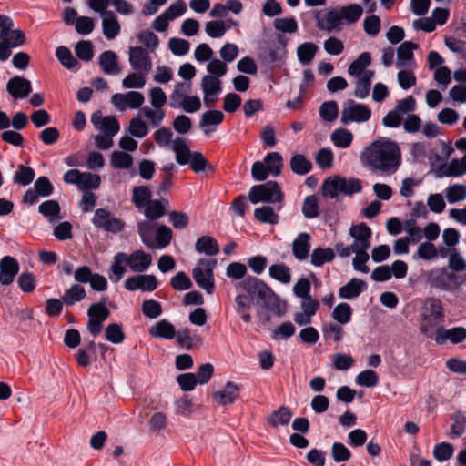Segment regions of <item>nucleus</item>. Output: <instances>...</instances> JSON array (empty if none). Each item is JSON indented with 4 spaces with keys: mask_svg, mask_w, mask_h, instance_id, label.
<instances>
[{
    "mask_svg": "<svg viewBox=\"0 0 466 466\" xmlns=\"http://www.w3.org/2000/svg\"><path fill=\"white\" fill-rule=\"evenodd\" d=\"M330 139L335 147L339 148H347L352 143L353 135L348 129L338 128L332 132Z\"/></svg>",
    "mask_w": 466,
    "mask_h": 466,
    "instance_id": "obj_43",
    "label": "nucleus"
},
{
    "mask_svg": "<svg viewBox=\"0 0 466 466\" xmlns=\"http://www.w3.org/2000/svg\"><path fill=\"white\" fill-rule=\"evenodd\" d=\"M371 63L369 52L361 53L349 66L348 73L353 76H359Z\"/></svg>",
    "mask_w": 466,
    "mask_h": 466,
    "instance_id": "obj_39",
    "label": "nucleus"
},
{
    "mask_svg": "<svg viewBox=\"0 0 466 466\" xmlns=\"http://www.w3.org/2000/svg\"><path fill=\"white\" fill-rule=\"evenodd\" d=\"M335 258L334 250L330 248H314L310 254V263L315 267H321L326 262H331Z\"/></svg>",
    "mask_w": 466,
    "mask_h": 466,
    "instance_id": "obj_36",
    "label": "nucleus"
},
{
    "mask_svg": "<svg viewBox=\"0 0 466 466\" xmlns=\"http://www.w3.org/2000/svg\"><path fill=\"white\" fill-rule=\"evenodd\" d=\"M151 337L156 339H173L177 335L174 325L167 319H161L148 329Z\"/></svg>",
    "mask_w": 466,
    "mask_h": 466,
    "instance_id": "obj_23",
    "label": "nucleus"
},
{
    "mask_svg": "<svg viewBox=\"0 0 466 466\" xmlns=\"http://www.w3.org/2000/svg\"><path fill=\"white\" fill-rule=\"evenodd\" d=\"M371 115V110L368 106L356 103L354 100L350 99L346 101L344 104L341 111L340 122L343 125L364 123L370 119Z\"/></svg>",
    "mask_w": 466,
    "mask_h": 466,
    "instance_id": "obj_8",
    "label": "nucleus"
},
{
    "mask_svg": "<svg viewBox=\"0 0 466 466\" xmlns=\"http://www.w3.org/2000/svg\"><path fill=\"white\" fill-rule=\"evenodd\" d=\"M437 177H461L463 175V168L460 159H452L449 165L443 164L436 170Z\"/></svg>",
    "mask_w": 466,
    "mask_h": 466,
    "instance_id": "obj_40",
    "label": "nucleus"
},
{
    "mask_svg": "<svg viewBox=\"0 0 466 466\" xmlns=\"http://www.w3.org/2000/svg\"><path fill=\"white\" fill-rule=\"evenodd\" d=\"M195 249L200 254L216 256L219 253V246L217 240L210 236H202L195 243Z\"/></svg>",
    "mask_w": 466,
    "mask_h": 466,
    "instance_id": "obj_29",
    "label": "nucleus"
},
{
    "mask_svg": "<svg viewBox=\"0 0 466 466\" xmlns=\"http://www.w3.org/2000/svg\"><path fill=\"white\" fill-rule=\"evenodd\" d=\"M254 217L261 223L275 225L279 222V216L270 206H262L254 210Z\"/></svg>",
    "mask_w": 466,
    "mask_h": 466,
    "instance_id": "obj_45",
    "label": "nucleus"
},
{
    "mask_svg": "<svg viewBox=\"0 0 466 466\" xmlns=\"http://www.w3.org/2000/svg\"><path fill=\"white\" fill-rule=\"evenodd\" d=\"M101 184V178L96 174L83 172L79 183V189L86 191L88 189H96Z\"/></svg>",
    "mask_w": 466,
    "mask_h": 466,
    "instance_id": "obj_58",
    "label": "nucleus"
},
{
    "mask_svg": "<svg viewBox=\"0 0 466 466\" xmlns=\"http://www.w3.org/2000/svg\"><path fill=\"white\" fill-rule=\"evenodd\" d=\"M201 89L204 94H217L218 95L221 91V81L219 78L211 75H206L201 80Z\"/></svg>",
    "mask_w": 466,
    "mask_h": 466,
    "instance_id": "obj_52",
    "label": "nucleus"
},
{
    "mask_svg": "<svg viewBox=\"0 0 466 466\" xmlns=\"http://www.w3.org/2000/svg\"><path fill=\"white\" fill-rule=\"evenodd\" d=\"M418 48V45L410 41H405L400 45L397 49V66L403 67L408 61L413 59V50Z\"/></svg>",
    "mask_w": 466,
    "mask_h": 466,
    "instance_id": "obj_34",
    "label": "nucleus"
},
{
    "mask_svg": "<svg viewBox=\"0 0 466 466\" xmlns=\"http://www.w3.org/2000/svg\"><path fill=\"white\" fill-rule=\"evenodd\" d=\"M352 308L346 302L339 303L332 311V319L340 325L348 324L352 318Z\"/></svg>",
    "mask_w": 466,
    "mask_h": 466,
    "instance_id": "obj_37",
    "label": "nucleus"
},
{
    "mask_svg": "<svg viewBox=\"0 0 466 466\" xmlns=\"http://www.w3.org/2000/svg\"><path fill=\"white\" fill-rule=\"evenodd\" d=\"M291 171L299 176L309 173L312 169V163L302 154H295L289 161Z\"/></svg>",
    "mask_w": 466,
    "mask_h": 466,
    "instance_id": "obj_30",
    "label": "nucleus"
},
{
    "mask_svg": "<svg viewBox=\"0 0 466 466\" xmlns=\"http://www.w3.org/2000/svg\"><path fill=\"white\" fill-rule=\"evenodd\" d=\"M269 276L283 283L289 284L291 281L290 268L285 264H273L268 268Z\"/></svg>",
    "mask_w": 466,
    "mask_h": 466,
    "instance_id": "obj_47",
    "label": "nucleus"
},
{
    "mask_svg": "<svg viewBox=\"0 0 466 466\" xmlns=\"http://www.w3.org/2000/svg\"><path fill=\"white\" fill-rule=\"evenodd\" d=\"M86 295L84 287L79 284H74L65 290L61 298L66 306H72L75 303L83 300L86 298Z\"/></svg>",
    "mask_w": 466,
    "mask_h": 466,
    "instance_id": "obj_35",
    "label": "nucleus"
},
{
    "mask_svg": "<svg viewBox=\"0 0 466 466\" xmlns=\"http://www.w3.org/2000/svg\"><path fill=\"white\" fill-rule=\"evenodd\" d=\"M318 51V46L312 42H305L297 48L299 61L303 65L309 64Z\"/></svg>",
    "mask_w": 466,
    "mask_h": 466,
    "instance_id": "obj_41",
    "label": "nucleus"
},
{
    "mask_svg": "<svg viewBox=\"0 0 466 466\" xmlns=\"http://www.w3.org/2000/svg\"><path fill=\"white\" fill-rule=\"evenodd\" d=\"M99 65L106 75H118L121 68L118 65L117 56L114 51L106 50L99 56Z\"/></svg>",
    "mask_w": 466,
    "mask_h": 466,
    "instance_id": "obj_24",
    "label": "nucleus"
},
{
    "mask_svg": "<svg viewBox=\"0 0 466 466\" xmlns=\"http://www.w3.org/2000/svg\"><path fill=\"white\" fill-rule=\"evenodd\" d=\"M350 235L353 238L351 244L353 251H362L370 248L372 231L365 223L352 226L350 228Z\"/></svg>",
    "mask_w": 466,
    "mask_h": 466,
    "instance_id": "obj_13",
    "label": "nucleus"
},
{
    "mask_svg": "<svg viewBox=\"0 0 466 466\" xmlns=\"http://www.w3.org/2000/svg\"><path fill=\"white\" fill-rule=\"evenodd\" d=\"M56 56L59 62L68 69L74 68L78 63L73 56L71 51L66 46L57 47L56 50Z\"/></svg>",
    "mask_w": 466,
    "mask_h": 466,
    "instance_id": "obj_60",
    "label": "nucleus"
},
{
    "mask_svg": "<svg viewBox=\"0 0 466 466\" xmlns=\"http://www.w3.org/2000/svg\"><path fill=\"white\" fill-rule=\"evenodd\" d=\"M140 113L146 116L153 127H159L166 116V113L162 108H150L144 106Z\"/></svg>",
    "mask_w": 466,
    "mask_h": 466,
    "instance_id": "obj_54",
    "label": "nucleus"
},
{
    "mask_svg": "<svg viewBox=\"0 0 466 466\" xmlns=\"http://www.w3.org/2000/svg\"><path fill=\"white\" fill-rule=\"evenodd\" d=\"M76 55L83 61H90L94 56V46L89 40L79 41L75 48Z\"/></svg>",
    "mask_w": 466,
    "mask_h": 466,
    "instance_id": "obj_56",
    "label": "nucleus"
},
{
    "mask_svg": "<svg viewBox=\"0 0 466 466\" xmlns=\"http://www.w3.org/2000/svg\"><path fill=\"white\" fill-rule=\"evenodd\" d=\"M91 122L96 129L102 131L106 135L115 136L120 129L119 123L115 116H103L99 111L92 115Z\"/></svg>",
    "mask_w": 466,
    "mask_h": 466,
    "instance_id": "obj_16",
    "label": "nucleus"
},
{
    "mask_svg": "<svg viewBox=\"0 0 466 466\" xmlns=\"http://www.w3.org/2000/svg\"><path fill=\"white\" fill-rule=\"evenodd\" d=\"M282 198L283 194L279 184L275 181L255 185L248 193V199L253 204L259 202L279 203L282 201Z\"/></svg>",
    "mask_w": 466,
    "mask_h": 466,
    "instance_id": "obj_6",
    "label": "nucleus"
},
{
    "mask_svg": "<svg viewBox=\"0 0 466 466\" xmlns=\"http://www.w3.org/2000/svg\"><path fill=\"white\" fill-rule=\"evenodd\" d=\"M239 391V386L232 381H228L222 390L212 394V398L217 404L226 406L232 404L238 398Z\"/></svg>",
    "mask_w": 466,
    "mask_h": 466,
    "instance_id": "obj_18",
    "label": "nucleus"
},
{
    "mask_svg": "<svg viewBox=\"0 0 466 466\" xmlns=\"http://www.w3.org/2000/svg\"><path fill=\"white\" fill-rule=\"evenodd\" d=\"M151 191L146 186H137L132 189V201L134 205L142 209L151 200Z\"/></svg>",
    "mask_w": 466,
    "mask_h": 466,
    "instance_id": "obj_38",
    "label": "nucleus"
},
{
    "mask_svg": "<svg viewBox=\"0 0 466 466\" xmlns=\"http://www.w3.org/2000/svg\"><path fill=\"white\" fill-rule=\"evenodd\" d=\"M191 84L186 82H178L175 85L174 90L170 95V104L172 108L178 107V103L190 92Z\"/></svg>",
    "mask_w": 466,
    "mask_h": 466,
    "instance_id": "obj_49",
    "label": "nucleus"
},
{
    "mask_svg": "<svg viewBox=\"0 0 466 466\" xmlns=\"http://www.w3.org/2000/svg\"><path fill=\"white\" fill-rule=\"evenodd\" d=\"M180 348L186 350H192L202 345L203 339L199 335L191 334L187 328L179 329L175 337Z\"/></svg>",
    "mask_w": 466,
    "mask_h": 466,
    "instance_id": "obj_22",
    "label": "nucleus"
},
{
    "mask_svg": "<svg viewBox=\"0 0 466 466\" xmlns=\"http://www.w3.org/2000/svg\"><path fill=\"white\" fill-rule=\"evenodd\" d=\"M238 287L250 296L252 302L258 308L277 315L284 311L279 297L263 280L248 276L238 283Z\"/></svg>",
    "mask_w": 466,
    "mask_h": 466,
    "instance_id": "obj_2",
    "label": "nucleus"
},
{
    "mask_svg": "<svg viewBox=\"0 0 466 466\" xmlns=\"http://www.w3.org/2000/svg\"><path fill=\"white\" fill-rule=\"evenodd\" d=\"M366 289V283L357 278L351 279L347 284L340 287L339 296L340 299H353L360 295Z\"/></svg>",
    "mask_w": 466,
    "mask_h": 466,
    "instance_id": "obj_25",
    "label": "nucleus"
},
{
    "mask_svg": "<svg viewBox=\"0 0 466 466\" xmlns=\"http://www.w3.org/2000/svg\"><path fill=\"white\" fill-rule=\"evenodd\" d=\"M110 315L109 309L103 302L93 303L87 309L88 319H94L95 320L104 322Z\"/></svg>",
    "mask_w": 466,
    "mask_h": 466,
    "instance_id": "obj_51",
    "label": "nucleus"
},
{
    "mask_svg": "<svg viewBox=\"0 0 466 466\" xmlns=\"http://www.w3.org/2000/svg\"><path fill=\"white\" fill-rule=\"evenodd\" d=\"M339 107L335 101L324 102L319 107L320 116L328 122H332L338 117Z\"/></svg>",
    "mask_w": 466,
    "mask_h": 466,
    "instance_id": "obj_61",
    "label": "nucleus"
},
{
    "mask_svg": "<svg viewBox=\"0 0 466 466\" xmlns=\"http://www.w3.org/2000/svg\"><path fill=\"white\" fill-rule=\"evenodd\" d=\"M92 223L96 228L114 234L121 232L125 228V223L106 208H97L95 211Z\"/></svg>",
    "mask_w": 466,
    "mask_h": 466,
    "instance_id": "obj_10",
    "label": "nucleus"
},
{
    "mask_svg": "<svg viewBox=\"0 0 466 466\" xmlns=\"http://www.w3.org/2000/svg\"><path fill=\"white\" fill-rule=\"evenodd\" d=\"M311 237L307 232L299 233L293 240L291 248L297 260L303 261L309 258Z\"/></svg>",
    "mask_w": 466,
    "mask_h": 466,
    "instance_id": "obj_21",
    "label": "nucleus"
},
{
    "mask_svg": "<svg viewBox=\"0 0 466 466\" xmlns=\"http://www.w3.org/2000/svg\"><path fill=\"white\" fill-rule=\"evenodd\" d=\"M317 26L320 30L331 32L340 24L339 13L334 8H325L318 11L315 15Z\"/></svg>",
    "mask_w": 466,
    "mask_h": 466,
    "instance_id": "obj_15",
    "label": "nucleus"
},
{
    "mask_svg": "<svg viewBox=\"0 0 466 466\" xmlns=\"http://www.w3.org/2000/svg\"><path fill=\"white\" fill-rule=\"evenodd\" d=\"M434 339L438 344H444L448 340L453 344L461 343L466 339V328L454 327L449 329L438 328Z\"/></svg>",
    "mask_w": 466,
    "mask_h": 466,
    "instance_id": "obj_17",
    "label": "nucleus"
},
{
    "mask_svg": "<svg viewBox=\"0 0 466 466\" xmlns=\"http://www.w3.org/2000/svg\"><path fill=\"white\" fill-rule=\"evenodd\" d=\"M106 339L114 344H120L125 339V333L122 326L118 323H110L105 329Z\"/></svg>",
    "mask_w": 466,
    "mask_h": 466,
    "instance_id": "obj_53",
    "label": "nucleus"
},
{
    "mask_svg": "<svg viewBox=\"0 0 466 466\" xmlns=\"http://www.w3.org/2000/svg\"><path fill=\"white\" fill-rule=\"evenodd\" d=\"M453 446L449 442H441L435 445L433 456L438 461L450 460L453 455Z\"/></svg>",
    "mask_w": 466,
    "mask_h": 466,
    "instance_id": "obj_62",
    "label": "nucleus"
},
{
    "mask_svg": "<svg viewBox=\"0 0 466 466\" xmlns=\"http://www.w3.org/2000/svg\"><path fill=\"white\" fill-rule=\"evenodd\" d=\"M215 264L216 261L214 260L202 258L192 271L193 279L197 285L208 294L214 291L213 267Z\"/></svg>",
    "mask_w": 466,
    "mask_h": 466,
    "instance_id": "obj_9",
    "label": "nucleus"
},
{
    "mask_svg": "<svg viewBox=\"0 0 466 466\" xmlns=\"http://www.w3.org/2000/svg\"><path fill=\"white\" fill-rule=\"evenodd\" d=\"M173 238L171 228L166 225L159 226L156 230L155 248L162 249L167 247Z\"/></svg>",
    "mask_w": 466,
    "mask_h": 466,
    "instance_id": "obj_50",
    "label": "nucleus"
},
{
    "mask_svg": "<svg viewBox=\"0 0 466 466\" xmlns=\"http://www.w3.org/2000/svg\"><path fill=\"white\" fill-rule=\"evenodd\" d=\"M264 165L266 166L269 174L275 177L280 175L283 166V159L281 155L278 152L268 153L264 158Z\"/></svg>",
    "mask_w": 466,
    "mask_h": 466,
    "instance_id": "obj_44",
    "label": "nucleus"
},
{
    "mask_svg": "<svg viewBox=\"0 0 466 466\" xmlns=\"http://www.w3.org/2000/svg\"><path fill=\"white\" fill-rule=\"evenodd\" d=\"M379 382L377 373L372 370H366L359 373L356 377V383L360 386L372 388Z\"/></svg>",
    "mask_w": 466,
    "mask_h": 466,
    "instance_id": "obj_59",
    "label": "nucleus"
},
{
    "mask_svg": "<svg viewBox=\"0 0 466 466\" xmlns=\"http://www.w3.org/2000/svg\"><path fill=\"white\" fill-rule=\"evenodd\" d=\"M167 206H168L167 199L150 200L147 206L143 208L144 215L149 220H157L167 213Z\"/></svg>",
    "mask_w": 466,
    "mask_h": 466,
    "instance_id": "obj_28",
    "label": "nucleus"
},
{
    "mask_svg": "<svg viewBox=\"0 0 466 466\" xmlns=\"http://www.w3.org/2000/svg\"><path fill=\"white\" fill-rule=\"evenodd\" d=\"M292 418V412L287 406H280L278 410L271 412L267 418V423L277 429L279 426H287Z\"/></svg>",
    "mask_w": 466,
    "mask_h": 466,
    "instance_id": "obj_27",
    "label": "nucleus"
},
{
    "mask_svg": "<svg viewBox=\"0 0 466 466\" xmlns=\"http://www.w3.org/2000/svg\"><path fill=\"white\" fill-rule=\"evenodd\" d=\"M110 164L116 169H128L133 165V157L124 151H113L110 157Z\"/></svg>",
    "mask_w": 466,
    "mask_h": 466,
    "instance_id": "obj_42",
    "label": "nucleus"
},
{
    "mask_svg": "<svg viewBox=\"0 0 466 466\" xmlns=\"http://www.w3.org/2000/svg\"><path fill=\"white\" fill-rule=\"evenodd\" d=\"M153 220H143L137 223V232L145 246L149 248H155V242L153 240V234L155 231V225Z\"/></svg>",
    "mask_w": 466,
    "mask_h": 466,
    "instance_id": "obj_32",
    "label": "nucleus"
},
{
    "mask_svg": "<svg viewBox=\"0 0 466 466\" xmlns=\"http://www.w3.org/2000/svg\"><path fill=\"white\" fill-rule=\"evenodd\" d=\"M125 289L130 291L140 289L153 291L157 288V279L154 275H136L127 278L124 283Z\"/></svg>",
    "mask_w": 466,
    "mask_h": 466,
    "instance_id": "obj_14",
    "label": "nucleus"
},
{
    "mask_svg": "<svg viewBox=\"0 0 466 466\" xmlns=\"http://www.w3.org/2000/svg\"><path fill=\"white\" fill-rule=\"evenodd\" d=\"M422 311L420 332L429 338L432 337L433 329L444 322L445 315L441 299L429 298L426 299Z\"/></svg>",
    "mask_w": 466,
    "mask_h": 466,
    "instance_id": "obj_5",
    "label": "nucleus"
},
{
    "mask_svg": "<svg viewBox=\"0 0 466 466\" xmlns=\"http://www.w3.org/2000/svg\"><path fill=\"white\" fill-rule=\"evenodd\" d=\"M224 119V114L219 110H208L203 113L199 121V127L218 126Z\"/></svg>",
    "mask_w": 466,
    "mask_h": 466,
    "instance_id": "obj_57",
    "label": "nucleus"
},
{
    "mask_svg": "<svg viewBox=\"0 0 466 466\" xmlns=\"http://www.w3.org/2000/svg\"><path fill=\"white\" fill-rule=\"evenodd\" d=\"M152 264V256L142 249L134 250L127 254L118 252L115 255L110 271L114 275V280L118 282L127 272V267L132 272L142 273L147 270Z\"/></svg>",
    "mask_w": 466,
    "mask_h": 466,
    "instance_id": "obj_3",
    "label": "nucleus"
},
{
    "mask_svg": "<svg viewBox=\"0 0 466 466\" xmlns=\"http://www.w3.org/2000/svg\"><path fill=\"white\" fill-rule=\"evenodd\" d=\"M451 431L448 436L451 439L461 437L466 431V416L461 411L454 412L451 417Z\"/></svg>",
    "mask_w": 466,
    "mask_h": 466,
    "instance_id": "obj_33",
    "label": "nucleus"
},
{
    "mask_svg": "<svg viewBox=\"0 0 466 466\" xmlns=\"http://www.w3.org/2000/svg\"><path fill=\"white\" fill-rule=\"evenodd\" d=\"M340 21L345 20L351 24L357 22L363 13L362 7L358 4H351L348 6L341 7L339 10Z\"/></svg>",
    "mask_w": 466,
    "mask_h": 466,
    "instance_id": "obj_46",
    "label": "nucleus"
},
{
    "mask_svg": "<svg viewBox=\"0 0 466 466\" xmlns=\"http://www.w3.org/2000/svg\"><path fill=\"white\" fill-rule=\"evenodd\" d=\"M431 287L442 290H454L464 282L463 277L446 268L434 269L429 279Z\"/></svg>",
    "mask_w": 466,
    "mask_h": 466,
    "instance_id": "obj_7",
    "label": "nucleus"
},
{
    "mask_svg": "<svg viewBox=\"0 0 466 466\" xmlns=\"http://www.w3.org/2000/svg\"><path fill=\"white\" fill-rule=\"evenodd\" d=\"M144 101L143 94L137 91H128L126 94L116 93L111 97V103L119 111H125L127 107L132 109L139 108Z\"/></svg>",
    "mask_w": 466,
    "mask_h": 466,
    "instance_id": "obj_12",
    "label": "nucleus"
},
{
    "mask_svg": "<svg viewBox=\"0 0 466 466\" xmlns=\"http://www.w3.org/2000/svg\"><path fill=\"white\" fill-rule=\"evenodd\" d=\"M131 67L141 75H147L152 69L148 52L141 46H131L128 50Z\"/></svg>",
    "mask_w": 466,
    "mask_h": 466,
    "instance_id": "obj_11",
    "label": "nucleus"
},
{
    "mask_svg": "<svg viewBox=\"0 0 466 466\" xmlns=\"http://www.w3.org/2000/svg\"><path fill=\"white\" fill-rule=\"evenodd\" d=\"M321 190L323 196L330 198H336L339 192V176L326 178L322 184Z\"/></svg>",
    "mask_w": 466,
    "mask_h": 466,
    "instance_id": "obj_55",
    "label": "nucleus"
},
{
    "mask_svg": "<svg viewBox=\"0 0 466 466\" xmlns=\"http://www.w3.org/2000/svg\"><path fill=\"white\" fill-rule=\"evenodd\" d=\"M446 198L449 203H455L466 198V186L452 185L446 189Z\"/></svg>",
    "mask_w": 466,
    "mask_h": 466,
    "instance_id": "obj_64",
    "label": "nucleus"
},
{
    "mask_svg": "<svg viewBox=\"0 0 466 466\" xmlns=\"http://www.w3.org/2000/svg\"><path fill=\"white\" fill-rule=\"evenodd\" d=\"M102 16L103 34L109 40L116 38L120 33V25L116 14L112 11H105Z\"/></svg>",
    "mask_w": 466,
    "mask_h": 466,
    "instance_id": "obj_26",
    "label": "nucleus"
},
{
    "mask_svg": "<svg viewBox=\"0 0 466 466\" xmlns=\"http://www.w3.org/2000/svg\"><path fill=\"white\" fill-rule=\"evenodd\" d=\"M35 173L32 167L19 165L17 170L15 172L13 180L15 183L21 186H28L35 178Z\"/></svg>",
    "mask_w": 466,
    "mask_h": 466,
    "instance_id": "obj_48",
    "label": "nucleus"
},
{
    "mask_svg": "<svg viewBox=\"0 0 466 466\" xmlns=\"http://www.w3.org/2000/svg\"><path fill=\"white\" fill-rule=\"evenodd\" d=\"M360 162L371 172L392 175L401 164V152L395 142L376 140L361 152Z\"/></svg>",
    "mask_w": 466,
    "mask_h": 466,
    "instance_id": "obj_1",
    "label": "nucleus"
},
{
    "mask_svg": "<svg viewBox=\"0 0 466 466\" xmlns=\"http://www.w3.org/2000/svg\"><path fill=\"white\" fill-rule=\"evenodd\" d=\"M171 149L176 154V161L178 165H189L190 169L195 173L205 170L213 171L212 165L199 151H191L184 139L177 137L173 140Z\"/></svg>",
    "mask_w": 466,
    "mask_h": 466,
    "instance_id": "obj_4",
    "label": "nucleus"
},
{
    "mask_svg": "<svg viewBox=\"0 0 466 466\" xmlns=\"http://www.w3.org/2000/svg\"><path fill=\"white\" fill-rule=\"evenodd\" d=\"M322 332L326 339H332L335 342L342 340L344 336L342 328L339 325L333 322H329L323 325Z\"/></svg>",
    "mask_w": 466,
    "mask_h": 466,
    "instance_id": "obj_63",
    "label": "nucleus"
},
{
    "mask_svg": "<svg viewBox=\"0 0 466 466\" xmlns=\"http://www.w3.org/2000/svg\"><path fill=\"white\" fill-rule=\"evenodd\" d=\"M7 92L15 99L26 97L32 91L31 82L22 76H14L7 82Z\"/></svg>",
    "mask_w": 466,
    "mask_h": 466,
    "instance_id": "obj_20",
    "label": "nucleus"
},
{
    "mask_svg": "<svg viewBox=\"0 0 466 466\" xmlns=\"http://www.w3.org/2000/svg\"><path fill=\"white\" fill-rule=\"evenodd\" d=\"M60 206L56 200H46L44 201L38 207V211L44 217L47 218L50 223H55L62 218L60 215Z\"/></svg>",
    "mask_w": 466,
    "mask_h": 466,
    "instance_id": "obj_31",
    "label": "nucleus"
},
{
    "mask_svg": "<svg viewBox=\"0 0 466 466\" xmlns=\"http://www.w3.org/2000/svg\"><path fill=\"white\" fill-rule=\"evenodd\" d=\"M18 271L17 260L13 257L5 256L0 260V283L5 286L11 284Z\"/></svg>",
    "mask_w": 466,
    "mask_h": 466,
    "instance_id": "obj_19",
    "label": "nucleus"
}]
</instances>
